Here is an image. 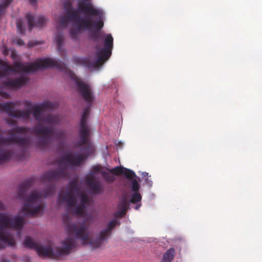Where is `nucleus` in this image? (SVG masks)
<instances>
[{"mask_svg":"<svg viewBox=\"0 0 262 262\" xmlns=\"http://www.w3.org/2000/svg\"><path fill=\"white\" fill-rule=\"evenodd\" d=\"M99 12L100 14L98 15H93V16H89L92 25L87 30L91 31L92 28L95 29V30L91 32L89 35L90 38L94 42H98L100 40L101 38L100 31L104 26L103 20L104 16L103 12L100 9H99Z\"/></svg>","mask_w":262,"mask_h":262,"instance_id":"obj_14","label":"nucleus"},{"mask_svg":"<svg viewBox=\"0 0 262 262\" xmlns=\"http://www.w3.org/2000/svg\"><path fill=\"white\" fill-rule=\"evenodd\" d=\"M26 105L29 107H31L32 106V104L31 102H29V101H27L26 102Z\"/></svg>","mask_w":262,"mask_h":262,"instance_id":"obj_34","label":"nucleus"},{"mask_svg":"<svg viewBox=\"0 0 262 262\" xmlns=\"http://www.w3.org/2000/svg\"><path fill=\"white\" fill-rule=\"evenodd\" d=\"M15 103L12 101L0 103V111L6 113L9 116L14 118L23 119L28 121L30 118L31 109L27 110H15Z\"/></svg>","mask_w":262,"mask_h":262,"instance_id":"obj_12","label":"nucleus"},{"mask_svg":"<svg viewBox=\"0 0 262 262\" xmlns=\"http://www.w3.org/2000/svg\"><path fill=\"white\" fill-rule=\"evenodd\" d=\"M33 183L34 180L32 178L26 180L19 185L17 192L18 197L24 201L22 211L29 216H36L42 213L44 206L37 203L42 196L47 198L51 196L55 191V185L49 184L42 192L33 191L28 196H26L27 192L33 185Z\"/></svg>","mask_w":262,"mask_h":262,"instance_id":"obj_5","label":"nucleus"},{"mask_svg":"<svg viewBox=\"0 0 262 262\" xmlns=\"http://www.w3.org/2000/svg\"><path fill=\"white\" fill-rule=\"evenodd\" d=\"M126 212L125 210L118 208V210L114 212V215L117 217H122L126 214Z\"/></svg>","mask_w":262,"mask_h":262,"instance_id":"obj_28","label":"nucleus"},{"mask_svg":"<svg viewBox=\"0 0 262 262\" xmlns=\"http://www.w3.org/2000/svg\"><path fill=\"white\" fill-rule=\"evenodd\" d=\"M14 42L15 43H16L17 45H18V46H22V45H25V42H24V41L20 39V38H16L14 40Z\"/></svg>","mask_w":262,"mask_h":262,"instance_id":"obj_30","label":"nucleus"},{"mask_svg":"<svg viewBox=\"0 0 262 262\" xmlns=\"http://www.w3.org/2000/svg\"><path fill=\"white\" fill-rule=\"evenodd\" d=\"M0 68H1L5 72L13 71V70L11 69V67L7 62L1 59H0Z\"/></svg>","mask_w":262,"mask_h":262,"instance_id":"obj_25","label":"nucleus"},{"mask_svg":"<svg viewBox=\"0 0 262 262\" xmlns=\"http://www.w3.org/2000/svg\"><path fill=\"white\" fill-rule=\"evenodd\" d=\"M140 188V186L136 180L132 181V190L134 192H138Z\"/></svg>","mask_w":262,"mask_h":262,"instance_id":"obj_27","label":"nucleus"},{"mask_svg":"<svg viewBox=\"0 0 262 262\" xmlns=\"http://www.w3.org/2000/svg\"><path fill=\"white\" fill-rule=\"evenodd\" d=\"M28 81V79L25 77L8 79L3 83V86L10 89H18L25 85Z\"/></svg>","mask_w":262,"mask_h":262,"instance_id":"obj_16","label":"nucleus"},{"mask_svg":"<svg viewBox=\"0 0 262 262\" xmlns=\"http://www.w3.org/2000/svg\"><path fill=\"white\" fill-rule=\"evenodd\" d=\"M0 262H10V260L6 259H3L0 261Z\"/></svg>","mask_w":262,"mask_h":262,"instance_id":"obj_38","label":"nucleus"},{"mask_svg":"<svg viewBox=\"0 0 262 262\" xmlns=\"http://www.w3.org/2000/svg\"><path fill=\"white\" fill-rule=\"evenodd\" d=\"M77 19L70 17V14H68L67 15L61 16L59 18V26L56 27L55 40L57 45V50L60 55L66 52L65 50L63 48L64 37L62 31L61 30V28H66L71 21H73L74 25Z\"/></svg>","mask_w":262,"mask_h":262,"instance_id":"obj_11","label":"nucleus"},{"mask_svg":"<svg viewBox=\"0 0 262 262\" xmlns=\"http://www.w3.org/2000/svg\"><path fill=\"white\" fill-rule=\"evenodd\" d=\"M103 168L101 166H100V165L94 166L92 168L93 173L95 174L97 172H99L101 174V171H104L103 170Z\"/></svg>","mask_w":262,"mask_h":262,"instance_id":"obj_29","label":"nucleus"},{"mask_svg":"<svg viewBox=\"0 0 262 262\" xmlns=\"http://www.w3.org/2000/svg\"><path fill=\"white\" fill-rule=\"evenodd\" d=\"M11 57L12 59H15L17 58V54L14 50H12L11 53Z\"/></svg>","mask_w":262,"mask_h":262,"instance_id":"obj_32","label":"nucleus"},{"mask_svg":"<svg viewBox=\"0 0 262 262\" xmlns=\"http://www.w3.org/2000/svg\"><path fill=\"white\" fill-rule=\"evenodd\" d=\"M90 114L89 107L85 108L81 116L80 122L79 134L80 140L75 144L76 147H83L82 150L85 154H80L74 156L72 152L62 156L58 160V167L57 169L50 170L43 174L41 176L42 180L48 182L57 181L61 179H64L69 176L67 170L68 167L66 163L71 166H80L95 150L94 147L90 140L91 129L88 124L87 120Z\"/></svg>","mask_w":262,"mask_h":262,"instance_id":"obj_1","label":"nucleus"},{"mask_svg":"<svg viewBox=\"0 0 262 262\" xmlns=\"http://www.w3.org/2000/svg\"><path fill=\"white\" fill-rule=\"evenodd\" d=\"M29 1L32 4L35 3L36 2V0H29Z\"/></svg>","mask_w":262,"mask_h":262,"instance_id":"obj_40","label":"nucleus"},{"mask_svg":"<svg viewBox=\"0 0 262 262\" xmlns=\"http://www.w3.org/2000/svg\"><path fill=\"white\" fill-rule=\"evenodd\" d=\"M124 167L121 166H117L115 168L109 169V172L113 174L119 176L123 174Z\"/></svg>","mask_w":262,"mask_h":262,"instance_id":"obj_22","label":"nucleus"},{"mask_svg":"<svg viewBox=\"0 0 262 262\" xmlns=\"http://www.w3.org/2000/svg\"><path fill=\"white\" fill-rule=\"evenodd\" d=\"M3 47H4V49H3V50L2 52L3 54L5 56H7L9 54V50L8 48V47H7L6 46H4Z\"/></svg>","mask_w":262,"mask_h":262,"instance_id":"obj_31","label":"nucleus"},{"mask_svg":"<svg viewBox=\"0 0 262 262\" xmlns=\"http://www.w3.org/2000/svg\"><path fill=\"white\" fill-rule=\"evenodd\" d=\"M113 47V38L111 34H106L104 41V47L97 49L96 52L97 58L91 60L89 57L74 56L72 61L77 64L89 69H96L101 67L110 57Z\"/></svg>","mask_w":262,"mask_h":262,"instance_id":"obj_8","label":"nucleus"},{"mask_svg":"<svg viewBox=\"0 0 262 262\" xmlns=\"http://www.w3.org/2000/svg\"><path fill=\"white\" fill-rule=\"evenodd\" d=\"M27 19L30 31H31L34 26H36L38 28H42L46 23V19L45 17H38L37 20H35L34 17L30 14H28L27 15Z\"/></svg>","mask_w":262,"mask_h":262,"instance_id":"obj_17","label":"nucleus"},{"mask_svg":"<svg viewBox=\"0 0 262 262\" xmlns=\"http://www.w3.org/2000/svg\"><path fill=\"white\" fill-rule=\"evenodd\" d=\"M58 202L67 203L68 209L71 210L76 215H82L85 211V205L89 203L88 196L80 192L78 183L76 180L70 182L68 190L64 193H60Z\"/></svg>","mask_w":262,"mask_h":262,"instance_id":"obj_6","label":"nucleus"},{"mask_svg":"<svg viewBox=\"0 0 262 262\" xmlns=\"http://www.w3.org/2000/svg\"><path fill=\"white\" fill-rule=\"evenodd\" d=\"M142 199V196L141 194L138 192H134L133 194L132 198L130 200V202L132 203L135 204L139 202H140V201Z\"/></svg>","mask_w":262,"mask_h":262,"instance_id":"obj_24","label":"nucleus"},{"mask_svg":"<svg viewBox=\"0 0 262 262\" xmlns=\"http://www.w3.org/2000/svg\"><path fill=\"white\" fill-rule=\"evenodd\" d=\"M56 104L49 101H45L38 106H33V116L38 122V125L41 126L40 123L44 122L49 125L56 126L59 123L57 117L54 115H49L46 117L42 116V112L46 109H54Z\"/></svg>","mask_w":262,"mask_h":262,"instance_id":"obj_10","label":"nucleus"},{"mask_svg":"<svg viewBox=\"0 0 262 262\" xmlns=\"http://www.w3.org/2000/svg\"><path fill=\"white\" fill-rule=\"evenodd\" d=\"M8 123L11 125H14L15 122L14 120H10L8 122Z\"/></svg>","mask_w":262,"mask_h":262,"instance_id":"obj_35","label":"nucleus"},{"mask_svg":"<svg viewBox=\"0 0 262 262\" xmlns=\"http://www.w3.org/2000/svg\"><path fill=\"white\" fill-rule=\"evenodd\" d=\"M92 25L89 16L78 18L74 24L75 27L70 29L69 34L71 38L75 41L79 40L80 34L89 29Z\"/></svg>","mask_w":262,"mask_h":262,"instance_id":"obj_13","label":"nucleus"},{"mask_svg":"<svg viewBox=\"0 0 262 262\" xmlns=\"http://www.w3.org/2000/svg\"><path fill=\"white\" fill-rule=\"evenodd\" d=\"M24 245L25 247L35 249L39 256L53 257L54 256L53 249L50 245H38L30 237H26Z\"/></svg>","mask_w":262,"mask_h":262,"instance_id":"obj_15","label":"nucleus"},{"mask_svg":"<svg viewBox=\"0 0 262 262\" xmlns=\"http://www.w3.org/2000/svg\"><path fill=\"white\" fill-rule=\"evenodd\" d=\"M63 220L68 234L70 236L74 235V237H69L66 239L62 243V248L58 250L59 255L68 254L77 246L76 241L78 239H80L83 244L89 243L93 248L100 247L111 236L112 232L117 224H119L116 219L112 220L107 224L106 227L101 230L95 240L89 241V232L84 223L78 225L76 223H70V219L68 214L63 215Z\"/></svg>","mask_w":262,"mask_h":262,"instance_id":"obj_3","label":"nucleus"},{"mask_svg":"<svg viewBox=\"0 0 262 262\" xmlns=\"http://www.w3.org/2000/svg\"><path fill=\"white\" fill-rule=\"evenodd\" d=\"M101 175L103 177L105 181L107 182H113L115 180L114 177L108 171H101Z\"/></svg>","mask_w":262,"mask_h":262,"instance_id":"obj_21","label":"nucleus"},{"mask_svg":"<svg viewBox=\"0 0 262 262\" xmlns=\"http://www.w3.org/2000/svg\"><path fill=\"white\" fill-rule=\"evenodd\" d=\"M1 133H2V132H1V130H0V135L1 134Z\"/></svg>","mask_w":262,"mask_h":262,"instance_id":"obj_41","label":"nucleus"},{"mask_svg":"<svg viewBox=\"0 0 262 262\" xmlns=\"http://www.w3.org/2000/svg\"><path fill=\"white\" fill-rule=\"evenodd\" d=\"M14 67L17 70H22L25 72H34L38 70L46 68H56L67 73L75 82L77 91L88 104L91 105L94 100V96L90 85L77 77L65 63L60 60L52 58H40L36 62H31L27 65L16 62L14 64Z\"/></svg>","mask_w":262,"mask_h":262,"instance_id":"obj_4","label":"nucleus"},{"mask_svg":"<svg viewBox=\"0 0 262 262\" xmlns=\"http://www.w3.org/2000/svg\"><path fill=\"white\" fill-rule=\"evenodd\" d=\"M85 182L89 187L95 194H99L102 192V187L99 181H96L92 177H87Z\"/></svg>","mask_w":262,"mask_h":262,"instance_id":"obj_18","label":"nucleus"},{"mask_svg":"<svg viewBox=\"0 0 262 262\" xmlns=\"http://www.w3.org/2000/svg\"><path fill=\"white\" fill-rule=\"evenodd\" d=\"M129 207V203L126 195H123L120 200L118 205V208H120L127 211Z\"/></svg>","mask_w":262,"mask_h":262,"instance_id":"obj_20","label":"nucleus"},{"mask_svg":"<svg viewBox=\"0 0 262 262\" xmlns=\"http://www.w3.org/2000/svg\"><path fill=\"white\" fill-rule=\"evenodd\" d=\"M17 31L19 34H23L25 32V27L21 19H18L16 21Z\"/></svg>","mask_w":262,"mask_h":262,"instance_id":"obj_26","label":"nucleus"},{"mask_svg":"<svg viewBox=\"0 0 262 262\" xmlns=\"http://www.w3.org/2000/svg\"><path fill=\"white\" fill-rule=\"evenodd\" d=\"M175 250L171 248L163 255L161 262H171L174 258Z\"/></svg>","mask_w":262,"mask_h":262,"instance_id":"obj_19","label":"nucleus"},{"mask_svg":"<svg viewBox=\"0 0 262 262\" xmlns=\"http://www.w3.org/2000/svg\"><path fill=\"white\" fill-rule=\"evenodd\" d=\"M5 76V74L4 72L0 71V78H3Z\"/></svg>","mask_w":262,"mask_h":262,"instance_id":"obj_36","label":"nucleus"},{"mask_svg":"<svg viewBox=\"0 0 262 262\" xmlns=\"http://www.w3.org/2000/svg\"><path fill=\"white\" fill-rule=\"evenodd\" d=\"M0 95L4 97V98H8V96H9V94L6 92H0Z\"/></svg>","mask_w":262,"mask_h":262,"instance_id":"obj_33","label":"nucleus"},{"mask_svg":"<svg viewBox=\"0 0 262 262\" xmlns=\"http://www.w3.org/2000/svg\"><path fill=\"white\" fill-rule=\"evenodd\" d=\"M53 126L52 125H50V126L38 125L33 130L31 128L16 126L12 129L8 130L7 132L9 136L8 137L0 138V164L8 161L12 156V152L4 150L2 147V144L15 143L23 147H26L30 144L29 138L17 136L15 133L26 134L28 132H33L36 135L43 136L39 138L37 142V147L41 150H43L49 145L52 137L54 136L59 140L63 139L65 137L66 132L64 130L55 132Z\"/></svg>","mask_w":262,"mask_h":262,"instance_id":"obj_2","label":"nucleus"},{"mask_svg":"<svg viewBox=\"0 0 262 262\" xmlns=\"http://www.w3.org/2000/svg\"><path fill=\"white\" fill-rule=\"evenodd\" d=\"M25 224L24 218L22 216L17 215L10 217L7 213H0V250L7 247H15L16 242L14 235L6 232V230L12 228L19 232Z\"/></svg>","mask_w":262,"mask_h":262,"instance_id":"obj_7","label":"nucleus"},{"mask_svg":"<svg viewBox=\"0 0 262 262\" xmlns=\"http://www.w3.org/2000/svg\"><path fill=\"white\" fill-rule=\"evenodd\" d=\"M77 4V9L75 10L73 4L70 1L64 2L63 7L66 13L70 14V16L73 18L82 17L79 14H84L85 16H93V15H98L100 14L99 9L94 7L89 0H79Z\"/></svg>","mask_w":262,"mask_h":262,"instance_id":"obj_9","label":"nucleus"},{"mask_svg":"<svg viewBox=\"0 0 262 262\" xmlns=\"http://www.w3.org/2000/svg\"><path fill=\"white\" fill-rule=\"evenodd\" d=\"M4 206L1 202H0V210H4Z\"/></svg>","mask_w":262,"mask_h":262,"instance_id":"obj_37","label":"nucleus"},{"mask_svg":"<svg viewBox=\"0 0 262 262\" xmlns=\"http://www.w3.org/2000/svg\"><path fill=\"white\" fill-rule=\"evenodd\" d=\"M123 174L128 179L131 180L135 176V173L132 170L124 168L123 170Z\"/></svg>","mask_w":262,"mask_h":262,"instance_id":"obj_23","label":"nucleus"},{"mask_svg":"<svg viewBox=\"0 0 262 262\" xmlns=\"http://www.w3.org/2000/svg\"><path fill=\"white\" fill-rule=\"evenodd\" d=\"M140 206H141V204H139V205H137L136 206V207H135L136 209H138L139 208V207H140Z\"/></svg>","mask_w":262,"mask_h":262,"instance_id":"obj_39","label":"nucleus"}]
</instances>
